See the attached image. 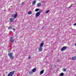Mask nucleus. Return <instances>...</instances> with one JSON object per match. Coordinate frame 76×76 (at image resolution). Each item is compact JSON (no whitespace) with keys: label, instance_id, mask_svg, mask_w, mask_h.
<instances>
[{"label":"nucleus","instance_id":"1","mask_svg":"<svg viewBox=\"0 0 76 76\" xmlns=\"http://www.w3.org/2000/svg\"><path fill=\"white\" fill-rule=\"evenodd\" d=\"M15 71H13L10 72L8 74L7 76H12L14 75Z\"/></svg>","mask_w":76,"mask_h":76},{"label":"nucleus","instance_id":"2","mask_svg":"<svg viewBox=\"0 0 76 76\" xmlns=\"http://www.w3.org/2000/svg\"><path fill=\"white\" fill-rule=\"evenodd\" d=\"M17 15H18L17 14H14L12 15V16L13 18V19H15V18H16V17L17 16Z\"/></svg>","mask_w":76,"mask_h":76},{"label":"nucleus","instance_id":"3","mask_svg":"<svg viewBox=\"0 0 76 76\" xmlns=\"http://www.w3.org/2000/svg\"><path fill=\"white\" fill-rule=\"evenodd\" d=\"M14 41L15 40H14V38L12 37L10 38V41L12 42V43H13V42H14Z\"/></svg>","mask_w":76,"mask_h":76},{"label":"nucleus","instance_id":"4","mask_svg":"<svg viewBox=\"0 0 76 76\" xmlns=\"http://www.w3.org/2000/svg\"><path fill=\"white\" fill-rule=\"evenodd\" d=\"M39 15H40V12H39L36 13V17H38V16H39Z\"/></svg>","mask_w":76,"mask_h":76},{"label":"nucleus","instance_id":"5","mask_svg":"<svg viewBox=\"0 0 76 76\" xmlns=\"http://www.w3.org/2000/svg\"><path fill=\"white\" fill-rule=\"evenodd\" d=\"M66 47L64 46L61 49V51H64V50H66Z\"/></svg>","mask_w":76,"mask_h":76},{"label":"nucleus","instance_id":"6","mask_svg":"<svg viewBox=\"0 0 76 76\" xmlns=\"http://www.w3.org/2000/svg\"><path fill=\"white\" fill-rule=\"evenodd\" d=\"M10 22H13L14 21V19L13 18H11L10 19Z\"/></svg>","mask_w":76,"mask_h":76},{"label":"nucleus","instance_id":"7","mask_svg":"<svg viewBox=\"0 0 76 76\" xmlns=\"http://www.w3.org/2000/svg\"><path fill=\"white\" fill-rule=\"evenodd\" d=\"M39 51H42V47H40V48L39 49Z\"/></svg>","mask_w":76,"mask_h":76},{"label":"nucleus","instance_id":"8","mask_svg":"<svg viewBox=\"0 0 76 76\" xmlns=\"http://www.w3.org/2000/svg\"><path fill=\"white\" fill-rule=\"evenodd\" d=\"M37 6L38 7H40L41 6V3H39L37 4Z\"/></svg>","mask_w":76,"mask_h":76},{"label":"nucleus","instance_id":"9","mask_svg":"<svg viewBox=\"0 0 76 76\" xmlns=\"http://www.w3.org/2000/svg\"><path fill=\"white\" fill-rule=\"evenodd\" d=\"M43 45H44V43L43 42H42L40 44V47H43Z\"/></svg>","mask_w":76,"mask_h":76},{"label":"nucleus","instance_id":"10","mask_svg":"<svg viewBox=\"0 0 76 76\" xmlns=\"http://www.w3.org/2000/svg\"><path fill=\"white\" fill-rule=\"evenodd\" d=\"M8 56L9 57H11L12 56V53H8Z\"/></svg>","mask_w":76,"mask_h":76},{"label":"nucleus","instance_id":"11","mask_svg":"<svg viewBox=\"0 0 76 76\" xmlns=\"http://www.w3.org/2000/svg\"><path fill=\"white\" fill-rule=\"evenodd\" d=\"M36 70H37V69H36V68H34L32 70L33 72H35V71H36Z\"/></svg>","mask_w":76,"mask_h":76},{"label":"nucleus","instance_id":"12","mask_svg":"<svg viewBox=\"0 0 76 76\" xmlns=\"http://www.w3.org/2000/svg\"><path fill=\"white\" fill-rule=\"evenodd\" d=\"M76 56H74L72 58V60H76Z\"/></svg>","mask_w":76,"mask_h":76},{"label":"nucleus","instance_id":"13","mask_svg":"<svg viewBox=\"0 0 76 76\" xmlns=\"http://www.w3.org/2000/svg\"><path fill=\"white\" fill-rule=\"evenodd\" d=\"M35 3H36V1H33L32 2L33 4L34 5V4H35Z\"/></svg>","mask_w":76,"mask_h":76},{"label":"nucleus","instance_id":"14","mask_svg":"<svg viewBox=\"0 0 76 76\" xmlns=\"http://www.w3.org/2000/svg\"><path fill=\"white\" fill-rule=\"evenodd\" d=\"M60 76H64V73L62 72L60 74Z\"/></svg>","mask_w":76,"mask_h":76},{"label":"nucleus","instance_id":"15","mask_svg":"<svg viewBox=\"0 0 76 76\" xmlns=\"http://www.w3.org/2000/svg\"><path fill=\"white\" fill-rule=\"evenodd\" d=\"M44 70H42L41 72H40V74L41 75L42 74H43V73H44Z\"/></svg>","mask_w":76,"mask_h":76},{"label":"nucleus","instance_id":"16","mask_svg":"<svg viewBox=\"0 0 76 76\" xmlns=\"http://www.w3.org/2000/svg\"><path fill=\"white\" fill-rule=\"evenodd\" d=\"M28 15H31V14H32V12L31 11L28 12Z\"/></svg>","mask_w":76,"mask_h":76},{"label":"nucleus","instance_id":"17","mask_svg":"<svg viewBox=\"0 0 76 76\" xmlns=\"http://www.w3.org/2000/svg\"><path fill=\"white\" fill-rule=\"evenodd\" d=\"M14 57L13 56H10V58L11 59H12H12H13L14 58Z\"/></svg>","mask_w":76,"mask_h":76},{"label":"nucleus","instance_id":"18","mask_svg":"<svg viewBox=\"0 0 76 76\" xmlns=\"http://www.w3.org/2000/svg\"><path fill=\"white\" fill-rule=\"evenodd\" d=\"M39 9H36L35 10V12H38V11H39Z\"/></svg>","mask_w":76,"mask_h":76},{"label":"nucleus","instance_id":"19","mask_svg":"<svg viewBox=\"0 0 76 76\" xmlns=\"http://www.w3.org/2000/svg\"><path fill=\"white\" fill-rule=\"evenodd\" d=\"M63 72H66V69L65 68H63Z\"/></svg>","mask_w":76,"mask_h":76},{"label":"nucleus","instance_id":"20","mask_svg":"<svg viewBox=\"0 0 76 76\" xmlns=\"http://www.w3.org/2000/svg\"><path fill=\"white\" fill-rule=\"evenodd\" d=\"M32 73H33V72H29V74H30V75H32Z\"/></svg>","mask_w":76,"mask_h":76},{"label":"nucleus","instance_id":"21","mask_svg":"<svg viewBox=\"0 0 76 76\" xmlns=\"http://www.w3.org/2000/svg\"><path fill=\"white\" fill-rule=\"evenodd\" d=\"M72 6H73V4H72L68 8V9H69V8H70V7H72Z\"/></svg>","mask_w":76,"mask_h":76},{"label":"nucleus","instance_id":"22","mask_svg":"<svg viewBox=\"0 0 76 76\" xmlns=\"http://www.w3.org/2000/svg\"><path fill=\"white\" fill-rule=\"evenodd\" d=\"M8 28L9 29H12V27L11 26L9 27Z\"/></svg>","mask_w":76,"mask_h":76},{"label":"nucleus","instance_id":"23","mask_svg":"<svg viewBox=\"0 0 76 76\" xmlns=\"http://www.w3.org/2000/svg\"><path fill=\"white\" fill-rule=\"evenodd\" d=\"M50 12V10H48L46 12V13H48Z\"/></svg>","mask_w":76,"mask_h":76},{"label":"nucleus","instance_id":"24","mask_svg":"<svg viewBox=\"0 0 76 76\" xmlns=\"http://www.w3.org/2000/svg\"><path fill=\"white\" fill-rule=\"evenodd\" d=\"M74 26H76V23L73 24Z\"/></svg>","mask_w":76,"mask_h":76},{"label":"nucleus","instance_id":"25","mask_svg":"<svg viewBox=\"0 0 76 76\" xmlns=\"http://www.w3.org/2000/svg\"><path fill=\"white\" fill-rule=\"evenodd\" d=\"M12 29H13V31H15V29L14 28H13Z\"/></svg>","mask_w":76,"mask_h":76},{"label":"nucleus","instance_id":"26","mask_svg":"<svg viewBox=\"0 0 76 76\" xmlns=\"http://www.w3.org/2000/svg\"><path fill=\"white\" fill-rule=\"evenodd\" d=\"M45 28V26H44L42 27V28Z\"/></svg>","mask_w":76,"mask_h":76},{"label":"nucleus","instance_id":"27","mask_svg":"<svg viewBox=\"0 0 76 76\" xmlns=\"http://www.w3.org/2000/svg\"><path fill=\"white\" fill-rule=\"evenodd\" d=\"M30 58H31V57H29L28 58V59H30Z\"/></svg>","mask_w":76,"mask_h":76},{"label":"nucleus","instance_id":"28","mask_svg":"<svg viewBox=\"0 0 76 76\" xmlns=\"http://www.w3.org/2000/svg\"><path fill=\"white\" fill-rule=\"evenodd\" d=\"M23 4V2L21 4Z\"/></svg>","mask_w":76,"mask_h":76},{"label":"nucleus","instance_id":"29","mask_svg":"<svg viewBox=\"0 0 76 76\" xmlns=\"http://www.w3.org/2000/svg\"><path fill=\"white\" fill-rule=\"evenodd\" d=\"M8 52L9 53L10 52V50H9L8 51Z\"/></svg>","mask_w":76,"mask_h":76},{"label":"nucleus","instance_id":"30","mask_svg":"<svg viewBox=\"0 0 76 76\" xmlns=\"http://www.w3.org/2000/svg\"><path fill=\"white\" fill-rule=\"evenodd\" d=\"M75 46H76V43L75 44Z\"/></svg>","mask_w":76,"mask_h":76},{"label":"nucleus","instance_id":"31","mask_svg":"<svg viewBox=\"0 0 76 76\" xmlns=\"http://www.w3.org/2000/svg\"><path fill=\"white\" fill-rule=\"evenodd\" d=\"M74 76H76V74L75 75H74Z\"/></svg>","mask_w":76,"mask_h":76}]
</instances>
